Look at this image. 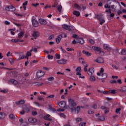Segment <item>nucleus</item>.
Returning a JSON list of instances; mask_svg holds the SVG:
<instances>
[{
  "label": "nucleus",
  "instance_id": "obj_15",
  "mask_svg": "<svg viewBox=\"0 0 126 126\" xmlns=\"http://www.w3.org/2000/svg\"><path fill=\"white\" fill-rule=\"evenodd\" d=\"M89 75H92L93 73H94V68H90L89 69V71L88 72Z\"/></svg>",
  "mask_w": 126,
  "mask_h": 126
},
{
  "label": "nucleus",
  "instance_id": "obj_64",
  "mask_svg": "<svg viewBox=\"0 0 126 126\" xmlns=\"http://www.w3.org/2000/svg\"><path fill=\"white\" fill-rule=\"evenodd\" d=\"M32 114L33 116H36V115H37V112L35 111H32Z\"/></svg>",
  "mask_w": 126,
  "mask_h": 126
},
{
  "label": "nucleus",
  "instance_id": "obj_19",
  "mask_svg": "<svg viewBox=\"0 0 126 126\" xmlns=\"http://www.w3.org/2000/svg\"><path fill=\"white\" fill-rule=\"evenodd\" d=\"M90 80L91 82H95V81H96V78H95V76H94V75H90Z\"/></svg>",
  "mask_w": 126,
  "mask_h": 126
},
{
  "label": "nucleus",
  "instance_id": "obj_14",
  "mask_svg": "<svg viewBox=\"0 0 126 126\" xmlns=\"http://www.w3.org/2000/svg\"><path fill=\"white\" fill-rule=\"evenodd\" d=\"M82 53L84 55H86L87 57H91V56H92V54H91V53H90L88 51H85V50H83Z\"/></svg>",
  "mask_w": 126,
  "mask_h": 126
},
{
  "label": "nucleus",
  "instance_id": "obj_49",
  "mask_svg": "<svg viewBox=\"0 0 126 126\" xmlns=\"http://www.w3.org/2000/svg\"><path fill=\"white\" fill-rule=\"evenodd\" d=\"M121 108H117L116 109L115 112L116 113V114H120V112H121Z\"/></svg>",
  "mask_w": 126,
  "mask_h": 126
},
{
  "label": "nucleus",
  "instance_id": "obj_51",
  "mask_svg": "<svg viewBox=\"0 0 126 126\" xmlns=\"http://www.w3.org/2000/svg\"><path fill=\"white\" fill-rule=\"evenodd\" d=\"M93 49H94V50H95L96 51H97L98 52H100V51H101L100 48H98L97 47H94Z\"/></svg>",
  "mask_w": 126,
  "mask_h": 126
},
{
  "label": "nucleus",
  "instance_id": "obj_20",
  "mask_svg": "<svg viewBox=\"0 0 126 126\" xmlns=\"http://www.w3.org/2000/svg\"><path fill=\"white\" fill-rule=\"evenodd\" d=\"M102 110H104V114H108L109 113V109L107 108L105 106H102L101 107Z\"/></svg>",
  "mask_w": 126,
  "mask_h": 126
},
{
  "label": "nucleus",
  "instance_id": "obj_25",
  "mask_svg": "<svg viewBox=\"0 0 126 126\" xmlns=\"http://www.w3.org/2000/svg\"><path fill=\"white\" fill-rule=\"evenodd\" d=\"M6 116L5 113L0 112V120L4 119Z\"/></svg>",
  "mask_w": 126,
  "mask_h": 126
},
{
  "label": "nucleus",
  "instance_id": "obj_9",
  "mask_svg": "<svg viewBox=\"0 0 126 126\" xmlns=\"http://www.w3.org/2000/svg\"><path fill=\"white\" fill-rule=\"evenodd\" d=\"M32 22L33 27H38L39 26V23L35 19L32 20Z\"/></svg>",
  "mask_w": 126,
  "mask_h": 126
},
{
  "label": "nucleus",
  "instance_id": "obj_2",
  "mask_svg": "<svg viewBox=\"0 0 126 126\" xmlns=\"http://www.w3.org/2000/svg\"><path fill=\"white\" fill-rule=\"evenodd\" d=\"M103 72L104 68H101L99 72L97 73V75H98V76H101L102 77H103V79H106V78L108 77V74L106 73H103Z\"/></svg>",
  "mask_w": 126,
  "mask_h": 126
},
{
  "label": "nucleus",
  "instance_id": "obj_40",
  "mask_svg": "<svg viewBox=\"0 0 126 126\" xmlns=\"http://www.w3.org/2000/svg\"><path fill=\"white\" fill-rule=\"evenodd\" d=\"M47 58H48V60H53V59H54V56L51 55H48L47 56Z\"/></svg>",
  "mask_w": 126,
  "mask_h": 126
},
{
  "label": "nucleus",
  "instance_id": "obj_22",
  "mask_svg": "<svg viewBox=\"0 0 126 126\" xmlns=\"http://www.w3.org/2000/svg\"><path fill=\"white\" fill-rule=\"evenodd\" d=\"M23 35H24V32H20L18 34V38H19V39H21V38L23 37Z\"/></svg>",
  "mask_w": 126,
  "mask_h": 126
},
{
  "label": "nucleus",
  "instance_id": "obj_47",
  "mask_svg": "<svg viewBox=\"0 0 126 126\" xmlns=\"http://www.w3.org/2000/svg\"><path fill=\"white\" fill-rule=\"evenodd\" d=\"M109 93H112V94H116V90H109Z\"/></svg>",
  "mask_w": 126,
  "mask_h": 126
},
{
  "label": "nucleus",
  "instance_id": "obj_56",
  "mask_svg": "<svg viewBox=\"0 0 126 126\" xmlns=\"http://www.w3.org/2000/svg\"><path fill=\"white\" fill-rule=\"evenodd\" d=\"M79 126H86V123L82 122V123H80Z\"/></svg>",
  "mask_w": 126,
  "mask_h": 126
},
{
  "label": "nucleus",
  "instance_id": "obj_31",
  "mask_svg": "<svg viewBox=\"0 0 126 126\" xmlns=\"http://www.w3.org/2000/svg\"><path fill=\"white\" fill-rule=\"evenodd\" d=\"M30 52H34V53H37V48L35 47H32L30 50Z\"/></svg>",
  "mask_w": 126,
  "mask_h": 126
},
{
  "label": "nucleus",
  "instance_id": "obj_43",
  "mask_svg": "<svg viewBox=\"0 0 126 126\" xmlns=\"http://www.w3.org/2000/svg\"><path fill=\"white\" fill-rule=\"evenodd\" d=\"M11 41L13 42V43H17V42H19V39H12Z\"/></svg>",
  "mask_w": 126,
  "mask_h": 126
},
{
  "label": "nucleus",
  "instance_id": "obj_5",
  "mask_svg": "<svg viewBox=\"0 0 126 126\" xmlns=\"http://www.w3.org/2000/svg\"><path fill=\"white\" fill-rule=\"evenodd\" d=\"M57 63L59 64H65L67 63V60L64 59H62L60 60H58Z\"/></svg>",
  "mask_w": 126,
  "mask_h": 126
},
{
  "label": "nucleus",
  "instance_id": "obj_34",
  "mask_svg": "<svg viewBox=\"0 0 126 126\" xmlns=\"http://www.w3.org/2000/svg\"><path fill=\"white\" fill-rule=\"evenodd\" d=\"M120 91H121V92H126V86L123 87Z\"/></svg>",
  "mask_w": 126,
  "mask_h": 126
},
{
  "label": "nucleus",
  "instance_id": "obj_46",
  "mask_svg": "<svg viewBox=\"0 0 126 126\" xmlns=\"http://www.w3.org/2000/svg\"><path fill=\"white\" fill-rule=\"evenodd\" d=\"M104 7L107 9L108 8V9H110V8H111V6H110V5H109V4H106L104 5Z\"/></svg>",
  "mask_w": 126,
  "mask_h": 126
},
{
  "label": "nucleus",
  "instance_id": "obj_12",
  "mask_svg": "<svg viewBox=\"0 0 126 126\" xmlns=\"http://www.w3.org/2000/svg\"><path fill=\"white\" fill-rule=\"evenodd\" d=\"M39 22L40 24H42V25H46V24H47V21L43 19H40L39 20Z\"/></svg>",
  "mask_w": 126,
  "mask_h": 126
},
{
  "label": "nucleus",
  "instance_id": "obj_50",
  "mask_svg": "<svg viewBox=\"0 0 126 126\" xmlns=\"http://www.w3.org/2000/svg\"><path fill=\"white\" fill-rule=\"evenodd\" d=\"M13 30H8V31H9L10 32V33L11 34V35H12L13 36H14V35L15 34V33H14V32H13V31H12Z\"/></svg>",
  "mask_w": 126,
  "mask_h": 126
},
{
  "label": "nucleus",
  "instance_id": "obj_13",
  "mask_svg": "<svg viewBox=\"0 0 126 126\" xmlns=\"http://www.w3.org/2000/svg\"><path fill=\"white\" fill-rule=\"evenodd\" d=\"M32 36L34 38H38L40 36V33L38 32L34 31L32 33Z\"/></svg>",
  "mask_w": 126,
  "mask_h": 126
},
{
  "label": "nucleus",
  "instance_id": "obj_4",
  "mask_svg": "<svg viewBox=\"0 0 126 126\" xmlns=\"http://www.w3.org/2000/svg\"><path fill=\"white\" fill-rule=\"evenodd\" d=\"M5 10L7 11H15V8L13 6L7 5L5 7Z\"/></svg>",
  "mask_w": 126,
  "mask_h": 126
},
{
  "label": "nucleus",
  "instance_id": "obj_52",
  "mask_svg": "<svg viewBox=\"0 0 126 126\" xmlns=\"http://www.w3.org/2000/svg\"><path fill=\"white\" fill-rule=\"evenodd\" d=\"M79 61L81 63H83L84 62V59L82 58H81L79 59Z\"/></svg>",
  "mask_w": 126,
  "mask_h": 126
},
{
  "label": "nucleus",
  "instance_id": "obj_28",
  "mask_svg": "<svg viewBox=\"0 0 126 126\" xmlns=\"http://www.w3.org/2000/svg\"><path fill=\"white\" fill-rule=\"evenodd\" d=\"M80 106H78L76 108L75 107H74V108L73 109V111H75V112H77V113H79V112H80Z\"/></svg>",
  "mask_w": 126,
  "mask_h": 126
},
{
  "label": "nucleus",
  "instance_id": "obj_44",
  "mask_svg": "<svg viewBox=\"0 0 126 126\" xmlns=\"http://www.w3.org/2000/svg\"><path fill=\"white\" fill-rule=\"evenodd\" d=\"M0 68L1 69H5V70H11V69H12L11 68H7V67H0Z\"/></svg>",
  "mask_w": 126,
  "mask_h": 126
},
{
  "label": "nucleus",
  "instance_id": "obj_1",
  "mask_svg": "<svg viewBox=\"0 0 126 126\" xmlns=\"http://www.w3.org/2000/svg\"><path fill=\"white\" fill-rule=\"evenodd\" d=\"M69 104V108L71 109L72 112H73V109L75 108V106H76V104L74 100L71 98H70L68 100Z\"/></svg>",
  "mask_w": 126,
  "mask_h": 126
},
{
  "label": "nucleus",
  "instance_id": "obj_61",
  "mask_svg": "<svg viewBox=\"0 0 126 126\" xmlns=\"http://www.w3.org/2000/svg\"><path fill=\"white\" fill-rule=\"evenodd\" d=\"M12 55V54H11V53H10V52H8V53L6 54L7 57H11V56Z\"/></svg>",
  "mask_w": 126,
  "mask_h": 126
},
{
  "label": "nucleus",
  "instance_id": "obj_10",
  "mask_svg": "<svg viewBox=\"0 0 126 126\" xmlns=\"http://www.w3.org/2000/svg\"><path fill=\"white\" fill-rule=\"evenodd\" d=\"M58 105L60 108H65L66 104L65 103V101H62L59 103Z\"/></svg>",
  "mask_w": 126,
  "mask_h": 126
},
{
  "label": "nucleus",
  "instance_id": "obj_7",
  "mask_svg": "<svg viewBox=\"0 0 126 126\" xmlns=\"http://www.w3.org/2000/svg\"><path fill=\"white\" fill-rule=\"evenodd\" d=\"M94 62L97 63H104V59L102 57H99L97 59H94Z\"/></svg>",
  "mask_w": 126,
  "mask_h": 126
},
{
  "label": "nucleus",
  "instance_id": "obj_55",
  "mask_svg": "<svg viewBox=\"0 0 126 126\" xmlns=\"http://www.w3.org/2000/svg\"><path fill=\"white\" fill-rule=\"evenodd\" d=\"M58 5V2L56 1L54 3V4L52 6V7H57Z\"/></svg>",
  "mask_w": 126,
  "mask_h": 126
},
{
  "label": "nucleus",
  "instance_id": "obj_33",
  "mask_svg": "<svg viewBox=\"0 0 126 126\" xmlns=\"http://www.w3.org/2000/svg\"><path fill=\"white\" fill-rule=\"evenodd\" d=\"M121 55H126V49H123L121 50Z\"/></svg>",
  "mask_w": 126,
  "mask_h": 126
},
{
  "label": "nucleus",
  "instance_id": "obj_41",
  "mask_svg": "<svg viewBox=\"0 0 126 126\" xmlns=\"http://www.w3.org/2000/svg\"><path fill=\"white\" fill-rule=\"evenodd\" d=\"M55 57L56 59H57V60H60V59H61V55L60 54H56Z\"/></svg>",
  "mask_w": 126,
  "mask_h": 126
},
{
  "label": "nucleus",
  "instance_id": "obj_57",
  "mask_svg": "<svg viewBox=\"0 0 126 126\" xmlns=\"http://www.w3.org/2000/svg\"><path fill=\"white\" fill-rule=\"evenodd\" d=\"M83 65H84V67H88V64L87 63H86L85 62L82 63Z\"/></svg>",
  "mask_w": 126,
  "mask_h": 126
},
{
  "label": "nucleus",
  "instance_id": "obj_29",
  "mask_svg": "<svg viewBox=\"0 0 126 126\" xmlns=\"http://www.w3.org/2000/svg\"><path fill=\"white\" fill-rule=\"evenodd\" d=\"M74 29H75V28H74V27H73V26H69L68 30H69V31H73V30H74Z\"/></svg>",
  "mask_w": 126,
  "mask_h": 126
},
{
  "label": "nucleus",
  "instance_id": "obj_62",
  "mask_svg": "<svg viewBox=\"0 0 126 126\" xmlns=\"http://www.w3.org/2000/svg\"><path fill=\"white\" fill-rule=\"evenodd\" d=\"M34 104L35 105V106H37V107H40V103H39V102H34Z\"/></svg>",
  "mask_w": 126,
  "mask_h": 126
},
{
  "label": "nucleus",
  "instance_id": "obj_21",
  "mask_svg": "<svg viewBox=\"0 0 126 126\" xmlns=\"http://www.w3.org/2000/svg\"><path fill=\"white\" fill-rule=\"evenodd\" d=\"M25 103V100H21L16 102V105H22V104H24Z\"/></svg>",
  "mask_w": 126,
  "mask_h": 126
},
{
  "label": "nucleus",
  "instance_id": "obj_11",
  "mask_svg": "<svg viewBox=\"0 0 126 126\" xmlns=\"http://www.w3.org/2000/svg\"><path fill=\"white\" fill-rule=\"evenodd\" d=\"M78 43L79 44H83L84 43H85V41H84V39L82 37H79L77 38Z\"/></svg>",
  "mask_w": 126,
  "mask_h": 126
},
{
  "label": "nucleus",
  "instance_id": "obj_58",
  "mask_svg": "<svg viewBox=\"0 0 126 126\" xmlns=\"http://www.w3.org/2000/svg\"><path fill=\"white\" fill-rule=\"evenodd\" d=\"M110 83H111V84H114V83L117 84V81L116 80H111L110 81Z\"/></svg>",
  "mask_w": 126,
  "mask_h": 126
},
{
  "label": "nucleus",
  "instance_id": "obj_63",
  "mask_svg": "<svg viewBox=\"0 0 126 126\" xmlns=\"http://www.w3.org/2000/svg\"><path fill=\"white\" fill-rule=\"evenodd\" d=\"M1 92H2L3 93H6L7 92V89H4L0 91Z\"/></svg>",
  "mask_w": 126,
  "mask_h": 126
},
{
  "label": "nucleus",
  "instance_id": "obj_23",
  "mask_svg": "<svg viewBox=\"0 0 126 126\" xmlns=\"http://www.w3.org/2000/svg\"><path fill=\"white\" fill-rule=\"evenodd\" d=\"M50 117L51 115L47 114L44 116V118L45 120H47L48 121H52V119L50 118Z\"/></svg>",
  "mask_w": 126,
  "mask_h": 126
},
{
  "label": "nucleus",
  "instance_id": "obj_27",
  "mask_svg": "<svg viewBox=\"0 0 126 126\" xmlns=\"http://www.w3.org/2000/svg\"><path fill=\"white\" fill-rule=\"evenodd\" d=\"M23 110H24L25 111V112H26L27 113H28V112H29V111H30V109L29 108H28V107H26V105H24L23 106Z\"/></svg>",
  "mask_w": 126,
  "mask_h": 126
},
{
  "label": "nucleus",
  "instance_id": "obj_53",
  "mask_svg": "<svg viewBox=\"0 0 126 126\" xmlns=\"http://www.w3.org/2000/svg\"><path fill=\"white\" fill-rule=\"evenodd\" d=\"M77 55L78 57H81V52H80V51L78 50L77 52Z\"/></svg>",
  "mask_w": 126,
  "mask_h": 126
},
{
  "label": "nucleus",
  "instance_id": "obj_35",
  "mask_svg": "<svg viewBox=\"0 0 126 126\" xmlns=\"http://www.w3.org/2000/svg\"><path fill=\"white\" fill-rule=\"evenodd\" d=\"M32 51H28L26 54V57H31L32 56V54H31Z\"/></svg>",
  "mask_w": 126,
  "mask_h": 126
},
{
  "label": "nucleus",
  "instance_id": "obj_32",
  "mask_svg": "<svg viewBox=\"0 0 126 126\" xmlns=\"http://www.w3.org/2000/svg\"><path fill=\"white\" fill-rule=\"evenodd\" d=\"M54 79H55V78L53 76L49 77L47 78V80H48V81H50V82L53 81Z\"/></svg>",
  "mask_w": 126,
  "mask_h": 126
},
{
  "label": "nucleus",
  "instance_id": "obj_60",
  "mask_svg": "<svg viewBox=\"0 0 126 126\" xmlns=\"http://www.w3.org/2000/svg\"><path fill=\"white\" fill-rule=\"evenodd\" d=\"M59 116H61L62 118H65V115L63 113H59Z\"/></svg>",
  "mask_w": 126,
  "mask_h": 126
},
{
  "label": "nucleus",
  "instance_id": "obj_24",
  "mask_svg": "<svg viewBox=\"0 0 126 126\" xmlns=\"http://www.w3.org/2000/svg\"><path fill=\"white\" fill-rule=\"evenodd\" d=\"M73 14L77 17H78L79 15H80V12H79L78 11H74L73 12Z\"/></svg>",
  "mask_w": 126,
  "mask_h": 126
},
{
  "label": "nucleus",
  "instance_id": "obj_45",
  "mask_svg": "<svg viewBox=\"0 0 126 126\" xmlns=\"http://www.w3.org/2000/svg\"><path fill=\"white\" fill-rule=\"evenodd\" d=\"M26 58V56L23 55L19 58L17 59V61H20V60H23V59H25Z\"/></svg>",
  "mask_w": 126,
  "mask_h": 126
},
{
  "label": "nucleus",
  "instance_id": "obj_39",
  "mask_svg": "<svg viewBox=\"0 0 126 126\" xmlns=\"http://www.w3.org/2000/svg\"><path fill=\"white\" fill-rule=\"evenodd\" d=\"M88 113L89 114V115H92L94 114V111H93V110H89L88 111Z\"/></svg>",
  "mask_w": 126,
  "mask_h": 126
},
{
  "label": "nucleus",
  "instance_id": "obj_16",
  "mask_svg": "<svg viewBox=\"0 0 126 126\" xmlns=\"http://www.w3.org/2000/svg\"><path fill=\"white\" fill-rule=\"evenodd\" d=\"M103 49L107 50V51H111V47H110V46L107 44H103Z\"/></svg>",
  "mask_w": 126,
  "mask_h": 126
},
{
  "label": "nucleus",
  "instance_id": "obj_6",
  "mask_svg": "<svg viewBox=\"0 0 126 126\" xmlns=\"http://www.w3.org/2000/svg\"><path fill=\"white\" fill-rule=\"evenodd\" d=\"M45 75V72L42 70L38 71L36 73V76L40 78L42 77V76H44Z\"/></svg>",
  "mask_w": 126,
  "mask_h": 126
},
{
  "label": "nucleus",
  "instance_id": "obj_30",
  "mask_svg": "<svg viewBox=\"0 0 126 126\" xmlns=\"http://www.w3.org/2000/svg\"><path fill=\"white\" fill-rule=\"evenodd\" d=\"M110 8H111L113 11H116V9H117V7L115 6V5H111L110 6Z\"/></svg>",
  "mask_w": 126,
  "mask_h": 126
},
{
  "label": "nucleus",
  "instance_id": "obj_36",
  "mask_svg": "<svg viewBox=\"0 0 126 126\" xmlns=\"http://www.w3.org/2000/svg\"><path fill=\"white\" fill-rule=\"evenodd\" d=\"M11 83H12V84H17V83H18V82H17V81L15 80H11Z\"/></svg>",
  "mask_w": 126,
  "mask_h": 126
},
{
  "label": "nucleus",
  "instance_id": "obj_48",
  "mask_svg": "<svg viewBox=\"0 0 126 126\" xmlns=\"http://www.w3.org/2000/svg\"><path fill=\"white\" fill-rule=\"evenodd\" d=\"M62 5H59L57 9L59 11V12H62Z\"/></svg>",
  "mask_w": 126,
  "mask_h": 126
},
{
  "label": "nucleus",
  "instance_id": "obj_59",
  "mask_svg": "<svg viewBox=\"0 0 126 126\" xmlns=\"http://www.w3.org/2000/svg\"><path fill=\"white\" fill-rule=\"evenodd\" d=\"M89 42H90V43H91V44H94V43H95V41L92 39H90Z\"/></svg>",
  "mask_w": 126,
  "mask_h": 126
},
{
  "label": "nucleus",
  "instance_id": "obj_54",
  "mask_svg": "<svg viewBox=\"0 0 126 126\" xmlns=\"http://www.w3.org/2000/svg\"><path fill=\"white\" fill-rule=\"evenodd\" d=\"M99 120H100V121H105V117L104 116H102L99 118Z\"/></svg>",
  "mask_w": 126,
  "mask_h": 126
},
{
  "label": "nucleus",
  "instance_id": "obj_17",
  "mask_svg": "<svg viewBox=\"0 0 126 126\" xmlns=\"http://www.w3.org/2000/svg\"><path fill=\"white\" fill-rule=\"evenodd\" d=\"M62 38H63V36L61 35H59L58 36L57 38H56V41L57 44H60V42L62 40Z\"/></svg>",
  "mask_w": 126,
  "mask_h": 126
},
{
  "label": "nucleus",
  "instance_id": "obj_8",
  "mask_svg": "<svg viewBox=\"0 0 126 126\" xmlns=\"http://www.w3.org/2000/svg\"><path fill=\"white\" fill-rule=\"evenodd\" d=\"M28 121L31 124H36V123H37V119L36 118L31 117L29 118Z\"/></svg>",
  "mask_w": 126,
  "mask_h": 126
},
{
  "label": "nucleus",
  "instance_id": "obj_42",
  "mask_svg": "<svg viewBox=\"0 0 126 126\" xmlns=\"http://www.w3.org/2000/svg\"><path fill=\"white\" fill-rule=\"evenodd\" d=\"M82 8L83 10H85L86 9V5L84 4H81V8Z\"/></svg>",
  "mask_w": 126,
  "mask_h": 126
},
{
  "label": "nucleus",
  "instance_id": "obj_37",
  "mask_svg": "<svg viewBox=\"0 0 126 126\" xmlns=\"http://www.w3.org/2000/svg\"><path fill=\"white\" fill-rule=\"evenodd\" d=\"M69 27L67 25H63V28L65 29V30H68Z\"/></svg>",
  "mask_w": 126,
  "mask_h": 126
},
{
  "label": "nucleus",
  "instance_id": "obj_3",
  "mask_svg": "<svg viewBox=\"0 0 126 126\" xmlns=\"http://www.w3.org/2000/svg\"><path fill=\"white\" fill-rule=\"evenodd\" d=\"M76 71H77L76 75L79 76V77L80 78H81L82 79H84L85 78V77L84 76H82L81 74V66H79L76 69Z\"/></svg>",
  "mask_w": 126,
  "mask_h": 126
},
{
  "label": "nucleus",
  "instance_id": "obj_26",
  "mask_svg": "<svg viewBox=\"0 0 126 126\" xmlns=\"http://www.w3.org/2000/svg\"><path fill=\"white\" fill-rule=\"evenodd\" d=\"M98 20L100 21V25H102L103 23H105V20L102 18H98Z\"/></svg>",
  "mask_w": 126,
  "mask_h": 126
},
{
  "label": "nucleus",
  "instance_id": "obj_18",
  "mask_svg": "<svg viewBox=\"0 0 126 126\" xmlns=\"http://www.w3.org/2000/svg\"><path fill=\"white\" fill-rule=\"evenodd\" d=\"M74 8L77 9V10H80L81 9V6H79L78 4H75L74 5Z\"/></svg>",
  "mask_w": 126,
  "mask_h": 126
},
{
  "label": "nucleus",
  "instance_id": "obj_38",
  "mask_svg": "<svg viewBox=\"0 0 126 126\" xmlns=\"http://www.w3.org/2000/svg\"><path fill=\"white\" fill-rule=\"evenodd\" d=\"M76 122L77 123H80V122H82V118H76Z\"/></svg>",
  "mask_w": 126,
  "mask_h": 126
}]
</instances>
